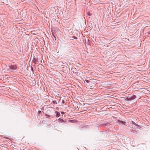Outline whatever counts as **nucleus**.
I'll list each match as a JSON object with an SVG mask.
<instances>
[{"mask_svg":"<svg viewBox=\"0 0 150 150\" xmlns=\"http://www.w3.org/2000/svg\"><path fill=\"white\" fill-rule=\"evenodd\" d=\"M135 133H137V132H135Z\"/></svg>","mask_w":150,"mask_h":150,"instance_id":"obj_24","label":"nucleus"},{"mask_svg":"<svg viewBox=\"0 0 150 150\" xmlns=\"http://www.w3.org/2000/svg\"><path fill=\"white\" fill-rule=\"evenodd\" d=\"M52 102L54 104H57V103L55 100L53 101Z\"/></svg>","mask_w":150,"mask_h":150,"instance_id":"obj_11","label":"nucleus"},{"mask_svg":"<svg viewBox=\"0 0 150 150\" xmlns=\"http://www.w3.org/2000/svg\"><path fill=\"white\" fill-rule=\"evenodd\" d=\"M87 14L88 16H91L92 15V14L89 12H88L87 13Z\"/></svg>","mask_w":150,"mask_h":150,"instance_id":"obj_10","label":"nucleus"},{"mask_svg":"<svg viewBox=\"0 0 150 150\" xmlns=\"http://www.w3.org/2000/svg\"><path fill=\"white\" fill-rule=\"evenodd\" d=\"M37 61H38V60L35 58H33V59L32 61V62L35 64H36V62Z\"/></svg>","mask_w":150,"mask_h":150,"instance_id":"obj_8","label":"nucleus"},{"mask_svg":"<svg viewBox=\"0 0 150 150\" xmlns=\"http://www.w3.org/2000/svg\"><path fill=\"white\" fill-rule=\"evenodd\" d=\"M45 115L46 116V118H49V119H50V117H51V116L50 115H49L48 114H45Z\"/></svg>","mask_w":150,"mask_h":150,"instance_id":"obj_7","label":"nucleus"},{"mask_svg":"<svg viewBox=\"0 0 150 150\" xmlns=\"http://www.w3.org/2000/svg\"><path fill=\"white\" fill-rule=\"evenodd\" d=\"M118 122L119 123H121L124 125H125L126 123V122H125L122 120H118Z\"/></svg>","mask_w":150,"mask_h":150,"instance_id":"obj_5","label":"nucleus"},{"mask_svg":"<svg viewBox=\"0 0 150 150\" xmlns=\"http://www.w3.org/2000/svg\"><path fill=\"white\" fill-rule=\"evenodd\" d=\"M147 33L149 34H150V31H148V32H147Z\"/></svg>","mask_w":150,"mask_h":150,"instance_id":"obj_22","label":"nucleus"},{"mask_svg":"<svg viewBox=\"0 0 150 150\" xmlns=\"http://www.w3.org/2000/svg\"><path fill=\"white\" fill-rule=\"evenodd\" d=\"M108 124V123H103L100 124V125L101 126H107Z\"/></svg>","mask_w":150,"mask_h":150,"instance_id":"obj_6","label":"nucleus"},{"mask_svg":"<svg viewBox=\"0 0 150 150\" xmlns=\"http://www.w3.org/2000/svg\"><path fill=\"white\" fill-rule=\"evenodd\" d=\"M85 81L87 83H88L90 82L87 79L85 80Z\"/></svg>","mask_w":150,"mask_h":150,"instance_id":"obj_15","label":"nucleus"},{"mask_svg":"<svg viewBox=\"0 0 150 150\" xmlns=\"http://www.w3.org/2000/svg\"><path fill=\"white\" fill-rule=\"evenodd\" d=\"M134 125H135L136 126H137V127H139V125H138V124H137L136 123Z\"/></svg>","mask_w":150,"mask_h":150,"instance_id":"obj_16","label":"nucleus"},{"mask_svg":"<svg viewBox=\"0 0 150 150\" xmlns=\"http://www.w3.org/2000/svg\"><path fill=\"white\" fill-rule=\"evenodd\" d=\"M86 127V125H83L82 126H81V128Z\"/></svg>","mask_w":150,"mask_h":150,"instance_id":"obj_14","label":"nucleus"},{"mask_svg":"<svg viewBox=\"0 0 150 150\" xmlns=\"http://www.w3.org/2000/svg\"><path fill=\"white\" fill-rule=\"evenodd\" d=\"M55 113L56 114V117H59L60 114L59 112L56 111L55 112Z\"/></svg>","mask_w":150,"mask_h":150,"instance_id":"obj_4","label":"nucleus"},{"mask_svg":"<svg viewBox=\"0 0 150 150\" xmlns=\"http://www.w3.org/2000/svg\"><path fill=\"white\" fill-rule=\"evenodd\" d=\"M71 38H73V39H75L76 40L77 39V38L75 36L72 37H71Z\"/></svg>","mask_w":150,"mask_h":150,"instance_id":"obj_9","label":"nucleus"},{"mask_svg":"<svg viewBox=\"0 0 150 150\" xmlns=\"http://www.w3.org/2000/svg\"><path fill=\"white\" fill-rule=\"evenodd\" d=\"M31 71H32V72L33 73V72H34V70H33V68L31 66Z\"/></svg>","mask_w":150,"mask_h":150,"instance_id":"obj_13","label":"nucleus"},{"mask_svg":"<svg viewBox=\"0 0 150 150\" xmlns=\"http://www.w3.org/2000/svg\"><path fill=\"white\" fill-rule=\"evenodd\" d=\"M43 109H44V108H43H43H42V109H43Z\"/></svg>","mask_w":150,"mask_h":150,"instance_id":"obj_25","label":"nucleus"},{"mask_svg":"<svg viewBox=\"0 0 150 150\" xmlns=\"http://www.w3.org/2000/svg\"><path fill=\"white\" fill-rule=\"evenodd\" d=\"M68 38L69 40H73V39L71 38V37H68Z\"/></svg>","mask_w":150,"mask_h":150,"instance_id":"obj_12","label":"nucleus"},{"mask_svg":"<svg viewBox=\"0 0 150 150\" xmlns=\"http://www.w3.org/2000/svg\"><path fill=\"white\" fill-rule=\"evenodd\" d=\"M136 97V96L135 95H133L132 96H128L127 98V100L128 101H130L135 99Z\"/></svg>","mask_w":150,"mask_h":150,"instance_id":"obj_1","label":"nucleus"},{"mask_svg":"<svg viewBox=\"0 0 150 150\" xmlns=\"http://www.w3.org/2000/svg\"><path fill=\"white\" fill-rule=\"evenodd\" d=\"M58 122H60L61 123L65 122H67V121L64 120L63 119H62L61 118H60L58 120Z\"/></svg>","mask_w":150,"mask_h":150,"instance_id":"obj_3","label":"nucleus"},{"mask_svg":"<svg viewBox=\"0 0 150 150\" xmlns=\"http://www.w3.org/2000/svg\"><path fill=\"white\" fill-rule=\"evenodd\" d=\"M38 113H41V111L40 110H39L38 111Z\"/></svg>","mask_w":150,"mask_h":150,"instance_id":"obj_21","label":"nucleus"},{"mask_svg":"<svg viewBox=\"0 0 150 150\" xmlns=\"http://www.w3.org/2000/svg\"><path fill=\"white\" fill-rule=\"evenodd\" d=\"M61 113L62 114H64V112H61Z\"/></svg>","mask_w":150,"mask_h":150,"instance_id":"obj_20","label":"nucleus"},{"mask_svg":"<svg viewBox=\"0 0 150 150\" xmlns=\"http://www.w3.org/2000/svg\"><path fill=\"white\" fill-rule=\"evenodd\" d=\"M9 68L12 69L11 70L12 71L13 70H16L17 68V67L16 65H11L9 66Z\"/></svg>","mask_w":150,"mask_h":150,"instance_id":"obj_2","label":"nucleus"},{"mask_svg":"<svg viewBox=\"0 0 150 150\" xmlns=\"http://www.w3.org/2000/svg\"><path fill=\"white\" fill-rule=\"evenodd\" d=\"M62 103H63V104H64L65 103V101L64 100H62Z\"/></svg>","mask_w":150,"mask_h":150,"instance_id":"obj_19","label":"nucleus"},{"mask_svg":"<svg viewBox=\"0 0 150 150\" xmlns=\"http://www.w3.org/2000/svg\"><path fill=\"white\" fill-rule=\"evenodd\" d=\"M75 73L76 74L77 76L78 75V74L79 75V73H78V72H75Z\"/></svg>","mask_w":150,"mask_h":150,"instance_id":"obj_18","label":"nucleus"},{"mask_svg":"<svg viewBox=\"0 0 150 150\" xmlns=\"http://www.w3.org/2000/svg\"><path fill=\"white\" fill-rule=\"evenodd\" d=\"M132 125H135V123L134 122H133V121H132Z\"/></svg>","mask_w":150,"mask_h":150,"instance_id":"obj_17","label":"nucleus"},{"mask_svg":"<svg viewBox=\"0 0 150 150\" xmlns=\"http://www.w3.org/2000/svg\"><path fill=\"white\" fill-rule=\"evenodd\" d=\"M132 132H133V133H134L133 131V130H132L131 131Z\"/></svg>","mask_w":150,"mask_h":150,"instance_id":"obj_23","label":"nucleus"}]
</instances>
